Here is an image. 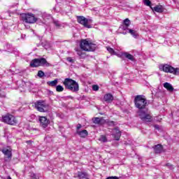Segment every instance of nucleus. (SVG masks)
<instances>
[{"label":"nucleus","mask_w":179,"mask_h":179,"mask_svg":"<svg viewBox=\"0 0 179 179\" xmlns=\"http://www.w3.org/2000/svg\"><path fill=\"white\" fill-rule=\"evenodd\" d=\"M134 104L136 108L138 109V114L141 120L143 122H151L152 116L148 114V100L145 99L143 95H137L134 98Z\"/></svg>","instance_id":"f257e3e1"},{"label":"nucleus","mask_w":179,"mask_h":179,"mask_svg":"<svg viewBox=\"0 0 179 179\" xmlns=\"http://www.w3.org/2000/svg\"><path fill=\"white\" fill-rule=\"evenodd\" d=\"M66 89L73 92V93H78L79 92V83L71 78H66L63 83Z\"/></svg>","instance_id":"f03ea898"},{"label":"nucleus","mask_w":179,"mask_h":179,"mask_svg":"<svg viewBox=\"0 0 179 179\" xmlns=\"http://www.w3.org/2000/svg\"><path fill=\"white\" fill-rule=\"evenodd\" d=\"M51 66L50 63H48L47 59L45 58H40V59H34L30 63V66L31 68H37V66Z\"/></svg>","instance_id":"7ed1b4c3"},{"label":"nucleus","mask_w":179,"mask_h":179,"mask_svg":"<svg viewBox=\"0 0 179 179\" xmlns=\"http://www.w3.org/2000/svg\"><path fill=\"white\" fill-rule=\"evenodd\" d=\"M159 71H163L166 73H173V75H178L179 69L174 68L169 64H161L159 66Z\"/></svg>","instance_id":"20e7f679"},{"label":"nucleus","mask_w":179,"mask_h":179,"mask_svg":"<svg viewBox=\"0 0 179 179\" xmlns=\"http://www.w3.org/2000/svg\"><path fill=\"white\" fill-rule=\"evenodd\" d=\"M80 47L83 51H94L96 50V44L89 43L86 39L81 41Z\"/></svg>","instance_id":"39448f33"},{"label":"nucleus","mask_w":179,"mask_h":179,"mask_svg":"<svg viewBox=\"0 0 179 179\" xmlns=\"http://www.w3.org/2000/svg\"><path fill=\"white\" fill-rule=\"evenodd\" d=\"M34 106V108H36L37 110L39 111L40 113H45V111L48 110V107H50L48 103H47L45 101L43 100L36 101Z\"/></svg>","instance_id":"423d86ee"},{"label":"nucleus","mask_w":179,"mask_h":179,"mask_svg":"<svg viewBox=\"0 0 179 179\" xmlns=\"http://www.w3.org/2000/svg\"><path fill=\"white\" fill-rule=\"evenodd\" d=\"M22 19L25 23L32 24L37 22V17L33 13H24L22 15Z\"/></svg>","instance_id":"0eeeda50"},{"label":"nucleus","mask_w":179,"mask_h":179,"mask_svg":"<svg viewBox=\"0 0 179 179\" xmlns=\"http://www.w3.org/2000/svg\"><path fill=\"white\" fill-rule=\"evenodd\" d=\"M2 121L9 125H16V124H17V120L13 115H6L3 116Z\"/></svg>","instance_id":"6e6552de"},{"label":"nucleus","mask_w":179,"mask_h":179,"mask_svg":"<svg viewBox=\"0 0 179 179\" xmlns=\"http://www.w3.org/2000/svg\"><path fill=\"white\" fill-rule=\"evenodd\" d=\"M77 22H78L80 24H83L84 27H87V29H92V25L89 24V20L84 16L77 17Z\"/></svg>","instance_id":"1a4fd4ad"},{"label":"nucleus","mask_w":179,"mask_h":179,"mask_svg":"<svg viewBox=\"0 0 179 179\" xmlns=\"http://www.w3.org/2000/svg\"><path fill=\"white\" fill-rule=\"evenodd\" d=\"M38 121L40 122V126L42 128H47L50 124V120L47 119L45 116H39Z\"/></svg>","instance_id":"9d476101"},{"label":"nucleus","mask_w":179,"mask_h":179,"mask_svg":"<svg viewBox=\"0 0 179 179\" xmlns=\"http://www.w3.org/2000/svg\"><path fill=\"white\" fill-rule=\"evenodd\" d=\"M112 132V136H113L115 141H120V138H121V131H120V129L116 127L113 129Z\"/></svg>","instance_id":"9b49d317"},{"label":"nucleus","mask_w":179,"mask_h":179,"mask_svg":"<svg viewBox=\"0 0 179 179\" xmlns=\"http://www.w3.org/2000/svg\"><path fill=\"white\" fill-rule=\"evenodd\" d=\"M74 177H75V178H76V177H78V178H79V179H90V176L88 175V173L86 172H84V171H78L77 176H75Z\"/></svg>","instance_id":"f8f14e48"},{"label":"nucleus","mask_w":179,"mask_h":179,"mask_svg":"<svg viewBox=\"0 0 179 179\" xmlns=\"http://www.w3.org/2000/svg\"><path fill=\"white\" fill-rule=\"evenodd\" d=\"M155 153L157 154H160V153H163V152H164V150H163V145H162V144H158V145H155L153 147Z\"/></svg>","instance_id":"ddd939ff"},{"label":"nucleus","mask_w":179,"mask_h":179,"mask_svg":"<svg viewBox=\"0 0 179 179\" xmlns=\"http://www.w3.org/2000/svg\"><path fill=\"white\" fill-rule=\"evenodd\" d=\"M103 100L106 103H113L114 96L111 94H106L103 96Z\"/></svg>","instance_id":"4468645a"},{"label":"nucleus","mask_w":179,"mask_h":179,"mask_svg":"<svg viewBox=\"0 0 179 179\" xmlns=\"http://www.w3.org/2000/svg\"><path fill=\"white\" fill-rule=\"evenodd\" d=\"M2 153L8 157V159H10L12 157V150L8 148H3L1 150Z\"/></svg>","instance_id":"2eb2a0df"},{"label":"nucleus","mask_w":179,"mask_h":179,"mask_svg":"<svg viewBox=\"0 0 179 179\" xmlns=\"http://www.w3.org/2000/svg\"><path fill=\"white\" fill-rule=\"evenodd\" d=\"M152 10H155V12H157L158 13H163L164 12V8L163 6H156L154 8L151 7Z\"/></svg>","instance_id":"dca6fc26"},{"label":"nucleus","mask_w":179,"mask_h":179,"mask_svg":"<svg viewBox=\"0 0 179 179\" xmlns=\"http://www.w3.org/2000/svg\"><path fill=\"white\" fill-rule=\"evenodd\" d=\"M122 57H124V58H127V59H129V61H135V57L134 55L128 53V52H123L122 53Z\"/></svg>","instance_id":"f3484780"},{"label":"nucleus","mask_w":179,"mask_h":179,"mask_svg":"<svg viewBox=\"0 0 179 179\" xmlns=\"http://www.w3.org/2000/svg\"><path fill=\"white\" fill-rule=\"evenodd\" d=\"M76 132L78 135L80 136V138H86V136L88 134L87 130H82V131L77 130Z\"/></svg>","instance_id":"a211bd4d"},{"label":"nucleus","mask_w":179,"mask_h":179,"mask_svg":"<svg viewBox=\"0 0 179 179\" xmlns=\"http://www.w3.org/2000/svg\"><path fill=\"white\" fill-rule=\"evenodd\" d=\"M164 87L169 92H173L174 90V87H173V85L170 83H164Z\"/></svg>","instance_id":"6ab92c4d"},{"label":"nucleus","mask_w":179,"mask_h":179,"mask_svg":"<svg viewBox=\"0 0 179 179\" xmlns=\"http://www.w3.org/2000/svg\"><path fill=\"white\" fill-rule=\"evenodd\" d=\"M75 50L76 51L78 56L80 58H85L86 57V54L82 51V50L79 49L78 48H76Z\"/></svg>","instance_id":"aec40b11"},{"label":"nucleus","mask_w":179,"mask_h":179,"mask_svg":"<svg viewBox=\"0 0 179 179\" xmlns=\"http://www.w3.org/2000/svg\"><path fill=\"white\" fill-rule=\"evenodd\" d=\"M57 84H58V80L57 79H55L53 81L48 82V85H49V86H52V87H54Z\"/></svg>","instance_id":"412c9836"},{"label":"nucleus","mask_w":179,"mask_h":179,"mask_svg":"<svg viewBox=\"0 0 179 179\" xmlns=\"http://www.w3.org/2000/svg\"><path fill=\"white\" fill-rule=\"evenodd\" d=\"M53 23L57 29H61V27H62V24H61V22L58 20H54Z\"/></svg>","instance_id":"4be33fe9"},{"label":"nucleus","mask_w":179,"mask_h":179,"mask_svg":"<svg viewBox=\"0 0 179 179\" xmlns=\"http://www.w3.org/2000/svg\"><path fill=\"white\" fill-rule=\"evenodd\" d=\"M124 26H126V29L127 27H129V24H131V20H129V19H128V18H126L124 20Z\"/></svg>","instance_id":"5701e85b"},{"label":"nucleus","mask_w":179,"mask_h":179,"mask_svg":"<svg viewBox=\"0 0 179 179\" xmlns=\"http://www.w3.org/2000/svg\"><path fill=\"white\" fill-rule=\"evenodd\" d=\"M129 33L133 36V37L136 38L138 37V34H136V31L133 29H129Z\"/></svg>","instance_id":"b1692460"},{"label":"nucleus","mask_w":179,"mask_h":179,"mask_svg":"<svg viewBox=\"0 0 179 179\" xmlns=\"http://www.w3.org/2000/svg\"><path fill=\"white\" fill-rule=\"evenodd\" d=\"M94 124H100L101 122V119L100 117H94L93 119Z\"/></svg>","instance_id":"393cba45"},{"label":"nucleus","mask_w":179,"mask_h":179,"mask_svg":"<svg viewBox=\"0 0 179 179\" xmlns=\"http://www.w3.org/2000/svg\"><path fill=\"white\" fill-rule=\"evenodd\" d=\"M143 3L146 6H150V8H152V2L150 1V0H143Z\"/></svg>","instance_id":"a878e982"},{"label":"nucleus","mask_w":179,"mask_h":179,"mask_svg":"<svg viewBox=\"0 0 179 179\" xmlns=\"http://www.w3.org/2000/svg\"><path fill=\"white\" fill-rule=\"evenodd\" d=\"M30 177H31V179H39L40 178V177L34 173H31Z\"/></svg>","instance_id":"bb28decb"},{"label":"nucleus","mask_w":179,"mask_h":179,"mask_svg":"<svg viewBox=\"0 0 179 179\" xmlns=\"http://www.w3.org/2000/svg\"><path fill=\"white\" fill-rule=\"evenodd\" d=\"M37 76H38V78H43V76H45V73H43V71H38V74H37Z\"/></svg>","instance_id":"cd10ccee"},{"label":"nucleus","mask_w":179,"mask_h":179,"mask_svg":"<svg viewBox=\"0 0 179 179\" xmlns=\"http://www.w3.org/2000/svg\"><path fill=\"white\" fill-rule=\"evenodd\" d=\"M107 50L110 54H113V55H115V51H114V49L110 48V47H106Z\"/></svg>","instance_id":"c85d7f7f"},{"label":"nucleus","mask_w":179,"mask_h":179,"mask_svg":"<svg viewBox=\"0 0 179 179\" xmlns=\"http://www.w3.org/2000/svg\"><path fill=\"white\" fill-rule=\"evenodd\" d=\"M57 92H64V87L62 85H57L56 87Z\"/></svg>","instance_id":"c756f323"},{"label":"nucleus","mask_w":179,"mask_h":179,"mask_svg":"<svg viewBox=\"0 0 179 179\" xmlns=\"http://www.w3.org/2000/svg\"><path fill=\"white\" fill-rule=\"evenodd\" d=\"M99 141L101 142H107V137H106V136H101Z\"/></svg>","instance_id":"7c9ffc66"},{"label":"nucleus","mask_w":179,"mask_h":179,"mask_svg":"<svg viewBox=\"0 0 179 179\" xmlns=\"http://www.w3.org/2000/svg\"><path fill=\"white\" fill-rule=\"evenodd\" d=\"M108 125H109V127H114V126H115V122H114V121H109L108 122Z\"/></svg>","instance_id":"2f4dec72"},{"label":"nucleus","mask_w":179,"mask_h":179,"mask_svg":"<svg viewBox=\"0 0 179 179\" xmlns=\"http://www.w3.org/2000/svg\"><path fill=\"white\" fill-rule=\"evenodd\" d=\"M92 90H94V92H97V90H99V85H94L92 86Z\"/></svg>","instance_id":"473e14b6"},{"label":"nucleus","mask_w":179,"mask_h":179,"mask_svg":"<svg viewBox=\"0 0 179 179\" xmlns=\"http://www.w3.org/2000/svg\"><path fill=\"white\" fill-rule=\"evenodd\" d=\"M106 179H119L117 176H109Z\"/></svg>","instance_id":"72a5a7b5"},{"label":"nucleus","mask_w":179,"mask_h":179,"mask_svg":"<svg viewBox=\"0 0 179 179\" xmlns=\"http://www.w3.org/2000/svg\"><path fill=\"white\" fill-rule=\"evenodd\" d=\"M67 61L69 62H73V59H72V57H67Z\"/></svg>","instance_id":"f704fd0d"},{"label":"nucleus","mask_w":179,"mask_h":179,"mask_svg":"<svg viewBox=\"0 0 179 179\" xmlns=\"http://www.w3.org/2000/svg\"><path fill=\"white\" fill-rule=\"evenodd\" d=\"M80 128H82V124H78L77 125V131H79V130L80 129Z\"/></svg>","instance_id":"c9c22d12"},{"label":"nucleus","mask_w":179,"mask_h":179,"mask_svg":"<svg viewBox=\"0 0 179 179\" xmlns=\"http://www.w3.org/2000/svg\"><path fill=\"white\" fill-rule=\"evenodd\" d=\"M6 47L8 50V49L10 48L12 46L9 43H7V44H6Z\"/></svg>","instance_id":"e433bc0d"},{"label":"nucleus","mask_w":179,"mask_h":179,"mask_svg":"<svg viewBox=\"0 0 179 179\" xmlns=\"http://www.w3.org/2000/svg\"><path fill=\"white\" fill-rule=\"evenodd\" d=\"M21 38H26V35L25 34H22L21 36Z\"/></svg>","instance_id":"4c0bfd02"},{"label":"nucleus","mask_w":179,"mask_h":179,"mask_svg":"<svg viewBox=\"0 0 179 179\" xmlns=\"http://www.w3.org/2000/svg\"><path fill=\"white\" fill-rule=\"evenodd\" d=\"M167 167H173V165L171 164H166Z\"/></svg>","instance_id":"58836bf2"},{"label":"nucleus","mask_w":179,"mask_h":179,"mask_svg":"<svg viewBox=\"0 0 179 179\" xmlns=\"http://www.w3.org/2000/svg\"><path fill=\"white\" fill-rule=\"evenodd\" d=\"M67 99H71V100H72V99H73V96H67Z\"/></svg>","instance_id":"ea45409f"},{"label":"nucleus","mask_w":179,"mask_h":179,"mask_svg":"<svg viewBox=\"0 0 179 179\" xmlns=\"http://www.w3.org/2000/svg\"><path fill=\"white\" fill-rule=\"evenodd\" d=\"M155 128L156 129H159V125H155Z\"/></svg>","instance_id":"a19ab883"},{"label":"nucleus","mask_w":179,"mask_h":179,"mask_svg":"<svg viewBox=\"0 0 179 179\" xmlns=\"http://www.w3.org/2000/svg\"><path fill=\"white\" fill-rule=\"evenodd\" d=\"M7 179H12V178H10V176H8Z\"/></svg>","instance_id":"79ce46f5"},{"label":"nucleus","mask_w":179,"mask_h":179,"mask_svg":"<svg viewBox=\"0 0 179 179\" xmlns=\"http://www.w3.org/2000/svg\"><path fill=\"white\" fill-rule=\"evenodd\" d=\"M27 143H30V141H27Z\"/></svg>","instance_id":"37998d69"},{"label":"nucleus","mask_w":179,"mask_h":179,"mask_svg":"<svg viewBox=\"0 0 179 179\" xmlns=\"http://www.w3.org/2000/svg\"><path fill=\"white\" fill-rule=\"evenodd\" d=\"M173 1H176V0H173Z\"/></svg>","instance_id":"c03bdc74"}]
</instances>
